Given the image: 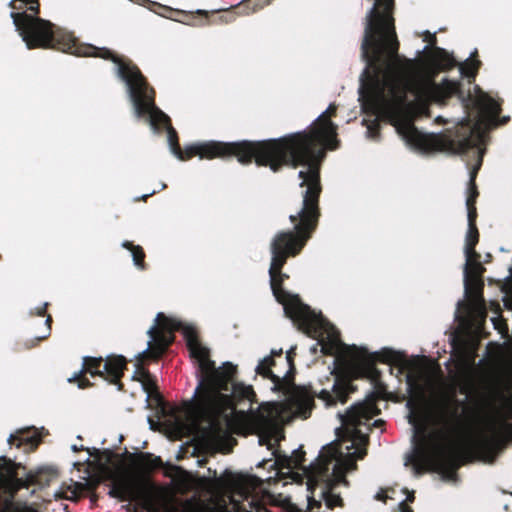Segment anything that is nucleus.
I'll use <instances>...</instances> for the list:
<instances>
[{
  "label": "nucleus",
  "instance_id": "f257e3e1",
  "mask_svg": "<svg viewBox=\"0 0 512 512\" xmlns=\"http://www.w3.org/2000/svg\"><path fill=\"white\" fill-rule=\"evenodd\" d=\"M155 322L148 330L151 338L148 349L137 356L133 379L139 381L148 378L150 372L144 368L143 362L148 358H160L173 343L174 332L182 331L190 356L197 362L200 372L192 402L195 418L217 432L222 430L223 424L230 429L240 425L245 417V410H237V407L247 404V411L251 410L256 394L252 386L235 381L237 367L231 362H225L216 368L215 362L210 358V350L201 344L194 327L184 325L162 312L157 314Z\"/></svg>",
  "mask_w": 512,
  "mask_h": 512
},
{
  "label": "nucleus",
  "instance_id": "f03ea898",
  "mask_svg": "<svg viewBox=\"0 0 512 512\" xmlns=\"http://www.w3.org/2000/svg\"><path fill=\"white\" fill-rule=\"evenodd\" d=\"M366 67L360 77L359 95L364 106L373 110L397 111L410 102L408 93L420 102L446 104L456 97L465 109L470 107L472 94L464 91L460 81L443 79L436 83L434 78L439 71L451 70L457 66L455 58L445 49L434 47L430 55L432 69L429 75H420L415 69V61L399 54L388 67H370V58L362 54Z\"/></svg>",
  "mask_w": 512,
  "mask_h": 512
},
{
  "label": "nucleus",
  "instance_id": "7ed1b4c3",
  "mask_svg": "<svg viewBox=\"0 0 512 512\" xmlns=\"http://www.w3.org/2000/svg\"><path fill=\"white\" fill-rule=\"evenodd\" d=\"M9 7L14 10L10 17L16 31L28 49L53 48L77 57L112 61L116 65L117 76L126 84L136 117L148 116L154 129L172 125L170 117L156 106L155 89L130 58L118 55L106 47L82 43L71 33L54 32L53 24L39 17V0H11Z\"/></svg>",
  "mask_w": 512,
  "mask_h": 512
},
{
  "label": "nucleus",
  "instance_id": "20e7f679",
  "mask_svg": "<svg viewBox=\"0 0 512 512\" xmlns=\"http://www.w3.org/2000/svg\"><path fill=\"white\" fill-rule=\"evenodd\" d=\"M336 114L337 105L331 103L307 130L280 138L254 141L257 165L269 167L273 172H279L285 166L306 167L298 173L302 180L300 187L305 188L302 198L320 201L321 162L326 150H336L340 144L337 138L338 127L331 120Z\"/></svg>",
  "mask_w": 512,
  "mask_h": 512
},
{
  "label": "nucleus",
  "instance_id": "39448f33",
  "mask_svg": "<svg viewBox=\"0 0 512 512\" xmlns=\"http://www.w3.org/2000/svg\"><path fill=\"white\" fill-rule=\"evenodd\" d=\"M320 216L319 201L302 198L301 208L289 216L294 228L277 232L271 240L269 276L273 295L284 306L285 314L299 331L313 337H319L321 330L330 331V338L333 339L323 348L326 353H332L336 337L331 326L323 319L321 313H316L310 306L304 304L298 295L286 291L283 288L284 280L279 277V268H283L289 258L299 255L306 246L317 229Z\"/></svg>",
  "mask_w": 512,
  "mask_h": 512
},
{
  "label": "nucleus",
  "instance_id": "423d86ee",
  "mask_svg": "<svg viewBox=\"0 0 512 512\" xmlns=\"http://www.w3.org/2000/svg\"><path fill=\"white\" fill-rule=\"evenodd\" d=\"M441 429L428 434L425 427H416L414 438L417 440L416 455L418 473L431 471L448 478L464 464L475 459L493 463L499 444L488 436L471 439L466 435L458 406L446 405L440 416Z\"/></svg>",
  "mask_w": 512,
  "mask_h": 512
},
{
  "label": "nucleus",
  "instance_id": "0eeeda50",
  "mask_svg": "<svg viewBox=\"0 0 512 512\" xmlns=\"http://www.w3.org/2000/svg\"><path fill=\"white\" fill-rule=\"evenodd\" d=\"M475 90L477 95L472 96L470 106L473 105L477 109V115L474 119L465 118L456 127L453 136L424 134L409 121L403 122L397 127L398 133L410 145L423 152L450 151L461 154L467 152L470 148L484 145L486 125L488 123L504 125L510 120V117L504 116L498 120L502 111L501 102L483 92L479 86H476Z\"/></svg>",
  "mask_w": 512,
  "mask_h": 512
},
{
  "label": "nucleus",
  "instance_id": "6e6552de",
  "mask_svg": "<svg viewBox=\"0 0 512 512\" xmlns=\"http://www.w3.org/2000/svg\"><path fill=\"white\" fill-rule=\"evenodd\" d=\"M395 0H374L365 17L361 53L370 58V67H388L400 47L395 27Z\"/></svg>",
  "mask_w": 512,
  "mask_h": 512
},
{
  "label": "nucleus",
  "instance_id": "1a4fd4ad",
  "mask_svg": "<svg viewBox=\"0 0 512 512\" xmlns=\"http://www.w3.org/2000/svg\"><path fill=\"white\" fill-rule=\"evenodd\" d=\"M395 0H374L365 17L361 53L370 58V67H388L400 47L395 27Z\"/></svg>",
  "mask_w": 512,
  "mask_h": 512
},
{
  "label": "nucleus",
  "instance_id": "9d476101",
  "mask_svg": "<svg viewBox=\"0 0 512 512\" xmlns=\"http://www.w3.org/2000/svg\"><path fill=\"white\" fill-rule=\"evenodd\" d=\"M168 142L172 153L181 161H187L194 156L200 159L212 160L215 158L228 160L236 158L243 165L257 164V155L254 141L243 140L237 142L207 141L187 146L181 149L176 130L171 125L166 128Z\"/></svg>",
  "mask_w": 512,
  "mask_h": 512
},
{
  "label": "nucleus",
  "instance_id": "9b49d317",
  "mask_svg": "<svg viewBox=\"0 0 512 512\" xmlns=\"http://www.w3.org/2000/svg\"><path fill=\"white\" fill-rule=\"evenodd\" d=\"M293 355H295L294 349L287 352L285 363L288 365L289 369L284 374L291 378V392L286 400L285 409L290 412L293 417L302 419L309 418L315 407V397L324 401L326 406L335 405L337 402L345 403L347 401L350 393V385L337 376L334 377L330 389H321L319 392L312 391L311 388L296 386L293 383L295 373Z\"/></svg>",
  "mask_w": 512,
  "mask_h": 512
},
{
  "label": "nucleus",
  "instance_id": "f8f14e48",
  "mask_svg": "<svg viewBox=\"0 0 512 512\" xmlns=\"http://www.w3.org/2000/svg\"><path fill=\"white\" fill-rule=\"evenodd\" d=\"M26 468L20 464L7 459L0 458V489L7 488L16 493L21 488H28L31 485H48L56 476L52 469H39L37 472H29L25 477H19V471Z\"/></svg>",
  "mask_w": 512,
  "mask_h": 512
},
{
  "label": "nucleus",
  "instance_id": "ddd939ff",
  "mask_svg": "<svg viewBox=\"0 0 512 512\" xmlns=\"http://www.w3.org/2000/svg\"><path fill=\"white\" fill-rule=\"evenodd\" d=\"M379 413L380 410L373 398L356 403L346 411L342 417V423L348 440L352 442L351 447L355 444L366 445L368 443V436L361 432L360 427L367 425Z\"/></svg>",
  "mask_w": 512,
  "mask_h": 512
},
{
  "label": "nucleus",
  "instance_id": "4468645a",
  "mask_svg": "<svg viewBox=\"0 0 512 512\" xmlns=\"http://www.w3.org/2000/svg\"><path fill=\"white\" fill-rule=\"evenodd\" d=\"M346 352H353L361 357H371L374 363L380 362L384 364L395 365L399 367L400 372L407 371V383L413 385L416 382V374L420 370L418 359H407V357L401 353L394 351L389 348H383L382 350L374 353H370L366 348H359L355 345L347 347Z\"/></svg>",
  "mask_w": 512,
  "mask_h": 512
},
{
  "label": "nucleus",
  "instance_id": "2eb2a0df",
  "mask_svg": "<svg viewBox=\"0 0 512 512\" xmlns=\"http://www.w3.org/2000/svg\"><path fill=\"white\" fill-rule=\"evenodd\" d=\"M271 0H244L237 6L223 10L220 13L209 14L206 11L199 10L197 12L198 17L193 16V22L191 25H218V24H229L236 20L238 14L250 12H256L270 3Z\"/></svg>",
  "mask_w": 512,
  "mask_h": 512
},
{
  "label": "nucleus",
  "instance_id": "dca6fc26",
  "mask_svg": "<svg viewBox=\"0 0 512 512\" xmlns=\"http://www.w3.org/2000/svg\"><path fill=\"white\" fill-rule=\"evenodd\" d=\"M479 242V231L476 224L468 226L465 237V255L467 263L465 265V288L469 290L471 283L477 282V271H484V268L479 263L480 255L476 252L475 248Z\"/></svg>",
  "mask_w": 512,
  "mask_h": 512
},
{
  "label": "nucleus",
  "instance_id": "f3484780",
  "mask_svg": "<svg viewBox=\"0 0 512 512\" xmlns=\"http://www.w3.org/2000/svg\"><path fill=\"white\" fill-rule=\"evenodd\" d=\"M274 355L281 357L282 350H280L279 353L272 352L271 356H267L262 359L256 367V373L261 375L263 378L271 380L276 390L288 393L291 390V378H289L288 375L280 376L273 372L272 367L276 366V361L273 357Z\"/></svg>",
  "mask_w": 512,
  "mask_h": 512
},
{
  "label": "nucleus",
  "instance_id": "a211bd4d",
  "mask_svg": "<svg viewBox=\"0 0 512 512\" xmlns=\"http://www.w3.org/2000/svg\"><path fill=\"white\" fill-rule=\"evenodd\" d=\"M121 457L134 471L142 474L151 473L162 466L160 457L147 452L130 453L125 450Z\"/></svg>",
  "mask_w": 512,
  "mask_h": 512
},
{
  "label": "nucleus",
  "instance_id": "6ab92c4d",
  "mask_svg": "<svg viewBox=\"0 0 512 512\" xmlns=\"http://www.w3.org/2000/svg\"><path fill=\"white\" fill-rule=\"evenodd\" d=\"M127 369V360L122 355H109L104 359L102 378L109 383L118 385V389H123L121 382L124 371Z\"/></svg>",
  "mask_w": 512,
  "mask_h": 512
},
{
  "label": "nucleus",
  "instance_id": "aec40b11",
  "mask_svg": "<svg viewBox=\"0 0 512 512\" xmlns=\"http://www.w3.org/2000/svg\"><path fill=\"white\" fill-rule=\"evenodd\" d=\"M103 362V357H83L81 370L78 373H76L73 378H70L69 381H76L78 383V387L81 389L90 387L92 384L89 381V379L86 378V375L90 374L92 377H102Z\"/></svg>",
  "mask_w": 512,
  "mask_h": 512
},
{
  "label": "nucleus",
  "instance_id": "412c9836",
  "mask_svg": "<svg viewBox=\"0 0 512 512\" xmlns=\"http://www.w3.org/2000/svg\"><path fill=\"white\" fill-rule=\"evenodd\" d=\"M10 445L23 448L25 452L35 451L41 443V437L37 430L32 428L19 429L8 438Z\"/></svg>",
  "mask_w": 512,
  "mask_h": 512
},
{
  "label": "nucleus",
  "instance_id": "4be33fe9",
  "mask_svg": "<svg viewBox=\"0 0 512 512\" xmlns=\"http://www.w3.org/2000/svg\"><path fill=\"white\" fill-rule=\"evenodd\" d=\"M346 353L355 369H357L364 377L373 381L378 389L383 387L380 382L381 372L376 367V363H374L371 357H361L353 352Z\"/></svg>",
  "mask_w": 512,
  "mask_h": 512
},
{
  "label": "nucleus",
  "instance_id": "5701e85b",
  "mask_svg": "<svg viewBox=\"0 0 512 512\" xmlns=\"http://www.w3.org/2000/svg\"><path fill=\"white\" fill-rule=\"evenodd\" d=\"M323 319H324V320H325V321H326V322L331 326V328L333 329V331H334V333H335V337H336V339H335V347H334V350H333V352H332V353H326V352H325V349L323 348V346L328 345V344L330 343V341L333 339V338H330V331H328V330H327V331H322V330H321V331H320V332H321V334H320V336H319V337H318V336H317V337H313V336L308 335L307 333H306V335H307L308 337L313 338V339H315V340H317V341H318V343H317V344H315V345L313 346V348H312V351H313V352H316V351H317V346H321V352H322L324 355L333 356V355H335V354L338 352V350H339L340 346L342 345L341 340H340V333H339V331L335 328V326H334V325H332V324H331V323H330L326 318H324V317H323ZM303 333L305 334V332H303Z\"/></svg>",
  "mask_w": 512,
  "mask_h": 512
},
{
  "label": "nucleus",
  "instance_id": "b1692460",
  "mask_svg": "<svg viewBox=\"0 0 512 512\" xmlns=\"http://www.w3.org/2000/svg\"><path fill=\"white\" fill-rule=\"evenodd\" d=\"M305 462V451L299 448L293 451L291 456H277V463L282 468L300 469Z\"/></svg>",
  "mask_w": 512,
  "mask_h": 512
},
{
  "label": "nucleus",
  "instance_id": "393cba45",
  "mask_svg": "<svg viewBox=\"0 0 512 512\" xmlns=\"http://www.w3.org/2000/svg\"><path fill=\"white\" fill-rule=\"evenodd\" d=\"M122 247L131 252L134 265L140 270H146L147 264L145 262L146 254L142 246L135 245L131 241H124Z\"/></svg>",
  "mask_w": 512,
  "mask_h": 512
},
{
  "label": "nucleus",
  "instance_id": "a878e982",
  "mask_svg": "<svg viewBox=\"0 0 512 512\" xmlns=\"http://www.w3.org/2000/svg\"><path fill=\"white\" fill-rule=\"evenodd\" d=\"M481 66V61L478 59H473L470 61H466L459 65V70L461 72L462 76L468 77V78H475L478 70Z\"/></svg>",
  "mask_w": 512,
  "mask_h": 512
},
{
  "label": "nucleus",
  "instance_id": "bb28decb",
  "mask_svg": "<svg viewBox=\"0 0 512 512\" xmlns=\"http://www.w3.org/2000/svg\"><path fill=\"white\" fill-rule=\"evenodd\" d=\"M474 148L475 147H473L472 149H474ZM476 148H477V151H476L477 160H476V163L471 167L470 172H469V182L468 183H471L472 185H474V183H476V178H477L478 172L482 166L483 154H484V149H482L480 146H478Z\"/></svg>",
  "mask_w": 512,
  "mask_h": 512
},
{
  "label": "nucleus",
  "instance_id": "cd10ccee",
  "mask_svg": "<svg viewBox=\"0 0 512 512\" xmlns=\"http://www.w3.org/2000/svg\"><path fill=\"white\" fill-rule=\"evenodd\" d=\"M332 488H333V484L330 481L329 483H327L326 490L323 493L324 497H325L326 504L329 508H333L337 505L342 504L341 497L339 495H334L331 493Z\"/></svg>",
  "mask_w": 512,
  "mask_h": 512
},
{
  "label": "nucleus",
  "instance_id": "c85d7f7f",
  "mask_svg": "<svg viewBox=\"0 0 512 512\" xmlns=\"http://www.w3.org/2000/svg\"><path fill=\"white\" fill-rule=\"evenodd\" d=\"M324 449L328 453V459L325 461L321 469L323 470V473H326L328 471L329 462H331L333 459H336L339 455H341V451L337 444H330L326 446Z\"/></svg>",
  "mask_w": 512,
  "mask_h": 512
},
{
  "label": "nucleus",
  "instance_id": "c756f323",
  "mask_svg": "<svg viewBox=\"0 0 512 512\" xmlns=\"http://www.w3.org/2000/svg\"><path fill=\"white\" fill-rule=\"evenodd\" d=\"M347 472V469L344 468L342 462H338L335 464L333 468V476L334 480H331V483L334 485V482H346L345 474ZM330 480L328 481V483Z\"/></svg>",
  "mask_w": 512,
  "mask_h": 512
},
{
  "label": "nucleus",
  "instance_id": "7c9ffc66",
  "mask_svg": "<svg viewBox=\"0 0 512 512\" xmlns=\"http://www.w3.org/2000/svg\"><path fill=\"white\" fill-rule=\"evenodd\" d=\"M139 381L142 383L144 390L149 394L157 390L156 380L151 374L148 378L139 379Z\"/></svg>",
  "mask_w": 512,
  "mask_h": 512
},
{
  "label": "nucleus",
  "instance_id": "2f4dec72",
  "mask_svg": "<svg viewBox=\"0 0 512 512\" xmlns=\"http://www.w3.org/2000/svg\"><path fill=\"white\" fill-rule=\"evenodd\" d=\"M467 207V217H468V226L472 224H476L477 219V209H476V203H468L466 202Z\"/></svg>",
  "mask_w": 512,
  "mask_h": 512
},
{
  "label": "nucleus",
  "instance_id": "473e14b6",
  "mask_svg": "<svg viewBox=\"0 0 512 512\" xmlns=\"http://www.w3.org/2000/svg\"><path fill=\"white\" fill-rule=\"evenodd\" d=\"M478 196H479V191H478L476 183H474V185H472L471 183H468L466 202L476 203Z\"/></svg>",
  "mask_w": 512,
  "mask_h": 512
},
{
  "label": "nucleus",
  "instance_id": "72a5a7b5",
  "mask_svg": "<svg viewBox=\"0 0 512 512\" xmlns=\"http://www.w3.org/2000/svg\"><path fill=\"white\" fill-rule=\"evenodd\" d=\"M369 136L373 139H377L379 138V135H380V126L378 123H373L372 125H370L368 127V130H367Z\"/></svg>",
  "mask_w": 512,
  "mask_h": 512
},
{
  "label": "nucleus",
  "instance_id": "f704fd0d",
  "mask_svg": "<svg viewBox=\"0 0 512 512\" xmlns=\"http://www.w3.org/2000/svg\"><path fill=\"white\" fill-rule=\"evenodd\" d=\"M72 450L75 451V452H78V451H82V450H87L90 454V456H94V457H98L99 454H100V450L96 449V448H93L92 450L89 449V448H84V446H77V445H73L72 446Z\"/></svg>",
  "mask_w": 512,
  "mask_h": 512
},
{
  "label": "nucleus",
  "instance_id": "c9c22d12",
  "mask_svg": "<svg viewBox=\"0 0 512 512\" xmlns=\"http://www.w3.org/2000/svg\"><path fill=\"white\" fill-rule=\"evenodd\" d=\"M46 325H47V334L46 335H43L41 337H38L37 340L38 341H41V340H44L46 339L49 335H50V331H51V323H52V316L51 315H47V318H46V321H45Z\"/></svg>",
  "mask_w": 512,
  "mask_h": 512
},
{
  "label": "nucleus",
  "instance_id": "e433bc0d",
  "mask_svg": "<svg viewBox=\"0 0 512 512\" xmlns=\"http://www.w3.org/2000/svg\"><path fill=\"white\" fill-rule=\"evenodd\" d=\"M424 41L428 42L431 46H435L437 38L435 34H431L429 31L425 33Z\"/></svg>",
  "mask_w": 512,
  "mask_h": 512
},
{
  "label": "nucleus",
  "instance_id": "4c0bfd02",
  "mask_svg": "<svg viewBox=\"0 0 512 512\" xmlns=\"http://www.w3.org/2000/svg\"><path fill=\"white\" fill-rule=\"evenodd\" d=\"M47 307H48V303H45L41 307H37L35 309L36 310L35 315L44 317L46 315Z\"/></svg>",
  "mask_w": 512,
  "mask_h": 512
},
{
  "label": "nucleus",
  "instance_id": "58836bf2",
  "mask_svg": "<svg viewBox=\"0 0 512 512\" xmlns=\"http://www.w3.org/2000/svg\"><path fill=\"white\" fill-rule=\"evenodd\" d=\"M399 512H413V509L405 502L399 504Z\"/></svg>",
  "mask_w": 512,
  "mask_h": 512
},
{
  "label": "nucleus",
  "instance_id": "ea45409f",
  "mask_svg": "<svg viewBox=\"0 0 512 512\" xmlns=\"http://www.w3.org/2000/svg\"><path fill=\"white\" fill-rule=\"evenodd\" d=\"M342 464H343L344 468L347 469V471L356 468V463L353 460H346Z\"/></svg>",
  "mask_w": 512,
  "mask_h": 512
},
{
  "label": "nucleus",
  "instance_id": "a19ab883",
  "mask_svg": "<svg viewBox=\"0 0 512 512\" xmlns=\"http://www.w3.org/2000/svg\"><path fill=\"white\" fill-rule=\"evenodd\" d=\"M282 269H283V268H279V277H281V278H282V280H284V281H285V280L289 279V275H288V274H286V273H283V272H282Z\"/></svg>",
  "mask_w": 512,
  "mask_h": 512
},
{
  "label": "nucleus",
  "instance_id": "79ce46f5",
  "mask_svg": "<svg viewBox=\"0 0 512 512\" xmlns=\"http://www.w3.org/2000/svg\"><path fill=\"white\" fill-rule=\"evenodd\" d=\"M384 425V421L381 419L375 420L372 424L373 427H381Z\"/></svg>",
  "mask_w": 512,
  "mask_h": 512
},
{
  "label": "nucleus",
  "instance_id": "37998d69",
  "mask_svg": "<svg viewBox=\"0 0 512 512\" xmlns=\"http://www.w3.org/2000/svg\"><path fill=\"white\" fill-rule=\"evenodd\" d=\"M376 499L385 502L386 499H387V496L385 494H383V493H378L376 495Z\"/></svg>",
  "mask_w": 512,
  "mask_h": 512
},
{
  "label": "nucleus",
  "instance_id": "c03bdc74",
  "mask_svg": "<svg viewBox=\"0 0 512 512\" xmlns=\"http://www.w3.org/2000/svg\"><path fill=\"white\" fill-rule=\"evenodd\" d=\"M155 193V191H153L152 193L150 194H146V195H142L141 197L137 198L136 201H139V200H142V201H146L147 198L151 195H153Z\"/></svg>",
  "mask_w": 512,
  "mask_h": 512
},
{
  "label": "nucleus",
  "instance_id": "a18cd8bd",
  "mask_svg": "<svg viewBox=\"0 0 512 512\" xmlns=\"http://www.w3.org/2000/svg\"><path fill=\"white\" fill-rule=\"evenodd\" d=\"M414 499H415V496H414V493L412 492V493L408 494V496H407V498H406V501H405V502H406V503H407V501H409V502H413V501H414Z\"/></svg>",
  "mask_w": 512,
  "mask_h": 512
},
{
  "label": "nucleus",
  "instance_id": "49530a36",
  "mask_svg": "<svg viewBox=\"0 0 512 512\" xmlns=\"http://www.w3.org/2000/svg\"><path fill=\"white\" fill-rule=\"evenodd\" d=\"M103 454H105V455H106V460H107V461H110V458H111V456H112L111 451H109V450H105V451L103 452Z\"/></svg>",
  "mask_w": 512,
  "mask_h": 512
},
{
  "label": "nucleus",
  "instance_id": "de8ad7c7",
  "mask_svg": "<svg viewBox=\"0 0 512 512\" xmlns=\"http://www.w3.org/2000/svg\"><path fill=\"white\" fill-rule=\"evenodd\" d=\"M366 454V452H361V451H358V455H359V458L362 459L364 457V455Z\"/></svg>",
  "mask_w": 512,
  "mask_h": 512
},
{
  "label": "nucleus",
  "instance_id": "09e8293b",
  "mask_svg": "<svg viewBox=\"0 0 512 512\" xmlns=\"http://www.w3.org/2000/svg\"><path fill=\"white\" fill-rule=\"evenodd\" d=\"M477 55V50L474 51V53H472V56H476Z\"/></svg>",
  "mask_w": 512,
  "mask_h": 512
}]
</instances>
